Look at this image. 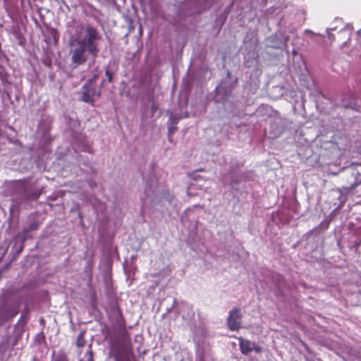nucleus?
<instances>
[{"instance_id": "1", "label": "nucleus", "mask_w": 361, "mask_h": 361, "mask_svg": "<svg viewBox=\"0 0 361 361\" xmlns=\"http://www.w3.org/2000/svg\"><path fill=\"white\" fill-rule=\"evenodd\" d=\"M84 31V37L73 35L70 38L71 62L76 66L85 63L90 55L93 58L98 56V42L102 39L99 31L92 25H85Z\"/></svg>"}, {"instance_id": "2", "label": "nucleus", "mask_w": 361, "mask_h": 361, "mask_svg": "<svg viewBox=\"0 0 361 361\" xmlns=\"http://www.w3.org/2000/svg\"><path fill=\"white\" fill-rule=\"evenodd\" d=\"M110 355L114 361H129L130 356L133 355L130 337L124 322L117 327L116 340L111 342Z\"/></svg>"}, {"instance_id": "3", "label": "nucleus", "mask_w": 361, "mask_h": 361, "mask_svg": "<svg viewBox=\"0 0 361 361\" xmlns=\"http://www.w3.org/2000/svg\"><path fill=\"white\" fill-rule=\"evenodd\" d=\"M97 75H94L92 78L83 85L80 92V100L90 104L92 106H94L95 97L99 98L101 96V88L97 89Z\"/></svg>"}, {"instance_id": "4", "label": "nucleus", "mask_w": 361, "mask_h": 361, "mask_svg": "<svg viewBox=\"0 0 361 361\" xmlns=\"http://www.w3.org/2000/svg\"><path fill=\"white\" fill-rule=\"evenodd\" d=\"M346 180L348 185L342 186V191L348 193L361 184V173L353 169L347 175Z\"/></svg>"}, {"instance_id": "5", "label": "nucleus", "mask_w": 361, "mask_h": 361, "mask_svg": "<svg viewBox=\"0 0 361 361\" xmlns=\"http://www.w3.org/2000/svg\"><path fill=\"white\" fill-rule=\"evenodd\" d=\"M242 315L240 310L237 307L232 309L227 319V325L231 331H238L240 327V319Z\"/></svg>"}, {"instance_id": "6", "label": "nucleus", "mask_w": 361, "mask_h": 361, "mask_svg": "<svg viewBox=\"0 0 361 361\" xmlns=\"http://www.w3.org/2000/svg\"><path fill=\"white\" fill-rule=\"evenodd\" d=\"M267 40V47L274 49H282L287 42V39L283 40L281 33H275L269 37Z\"/></svg>"}, {"instance_id": "7", "label": "nucleus", "mask_w": 361, "mask_h": 361, "mask_svg": "<svg viewBox=\"0 0 361 361\" xmlns=\"http://www.w3.org/2000/svg\"><path fill=\"white\" fill-rule=\"evenodd\" d=\"M19 312L18 307L16 306H7L0 310V324L12 319Z\"/></svg>"}, {"instance_id": "8", "label": "nucleus", "mask_w": 361, "mask_h": 361, "mask_svg": "<svg viewBox=\"0 0 361 361\" xmlns=\"http://www.w3.org/2000/svg\"><path fill=\"white\" fill-rule=\"evenodd\" d=\"M239 347L241 353L243 355H247L253 350L255 343L250 341L244 339L243 338H239Z\"/></svg>"}, {"instance_id": "9", "label": "nucleus", "mask_w": 361, "mask_h": 361, "mask_svg": "<svg viewBox=\"0 0 361 361\" xmlns=\"http://www.w3.org/2000/svg\"><path fill=\"white\" fill-rule=\"evenodd\" d=\"M51 361H68L67 355L63 350H60L57 354L53 352Z\"/></svg>"}, {"instance_id": "10", "label": "nucleus", "mask_w": 361, "mask_h": 361, "mask_svg": "<svg viewBox=\"0 0 361 361\" xmlns=\"http://www.w3.org/2000/svg\"><path fill=\"white\" fill-rule=\"evenodd\" d=\"M79 361H94L92 345L88 346L87 350Z\"/></svg>"}, {"instance_id": "11", "label": "nucleus", "mask_w": 361, "mask_h": 361, "mask_svg": "<svg viewBox=\"0 0 361 361\" xmlns=\"http://www.w3.org/2000/svg\"><path fill=\"white\" fill-rule=\"evenodd\" d=\"M13 35L18 41V43L20 46H23L25 42V37L21 32L18 29H16L13 31Z\"/></svg>"}, {"instance_id": "12", "label": "nucleus", "mask_w": 361, "mask_h": 361, "mask_svg": "<svg viewBox=\"0 0 361 361\" xmlns=\"http://www.w3.org/2000/svg\"><path fill=\"white\" fill-rule=\"evenodd\" d=\"M85 334V331H80L78 336V338L76 340V345L79 348L84 347L86 344Z\"/></svg>"}, {"instance_id": "13", "label": "nucleus", "mask_w": 361, "mask_h": 361, "mask_svg": "<svg viewBox=\"0 0 361 361\" xmlns=\"http://www.w3.org/2000/svg\"><path fill=\"white\" fill-rule=\"evenodd\" d=\"M39 226V223L38 221H34L32 222L27 229L25 230L26 232L32 231H36L38 229Z\"/></svg>"}, {"instance_id": "14", "label": "nucleus", "mask_w": 361, "mask_h": 361, "mask_svg": "<svg viewBox=\"0 0 361 361\" xmlns=\"http://www.w3.org/2000/svg\"><path fill=\"white\" fill-rule=\"evenodd\" d=\"M105 75L107 77L108 81L109 82H113V73L110 71L109 67L105 68Z\"/></svg>"}, {"instance_id": "15", "label": "nucleus", "mask_w": 361, "mask_h": 361, "mask_svg": "<svg viewBox=\"0 0 361 361\" xmlns=\"http://www.w3.org/2000/svg\"><path fill=\"white\" fill-rule=\"evenodd\" d=\"M170 120L171 121V123L172 124H177L178 121H179V118L176 117V116H173L172 114L170 116Z\"/></svg>"}, {"instance_id": "16", "label": "nucleus", "mask_w": 361, "mask_h": 361, "mask_svg": "<svg viewBox=\"0 0 361 361\" xmlns=\"http://www.w3.org/2000/svg\"><path fill=\"white\" fill-rule=\"evenodd\" d=\"M253 350L256 352V353H260L262 351V348L259 347V346H256L255 345V347L253 348Z\"/></svg>"}, {"instance_id": "17", "label": "nucleus", "mask_w": 361, "mask_h": 361, "mask_svg": "<svg viewBox=\"0 0 361 361\" xmlns=\"http://www.w3.org/2000/svg\"><path fill=\"white\" fill-rule=\"evenodd\" d=\"M176 130V128L170 127L169 128V133L172 134Z\"/></svg>"}, {"instance_id": "18", "label": "nucleus", "mask_w": 361, "mask_h": 361, "mask_svg": "<svg viewBox=\"0 0 361 361\" xmlns=\"http://www.w3.org/2000/svg\"><path fill=\"white\" fill-rule=\"evenodd\" d=\"M104 82V80H103L102 81V85H103Z\"/></svg>"}]
</instances>
